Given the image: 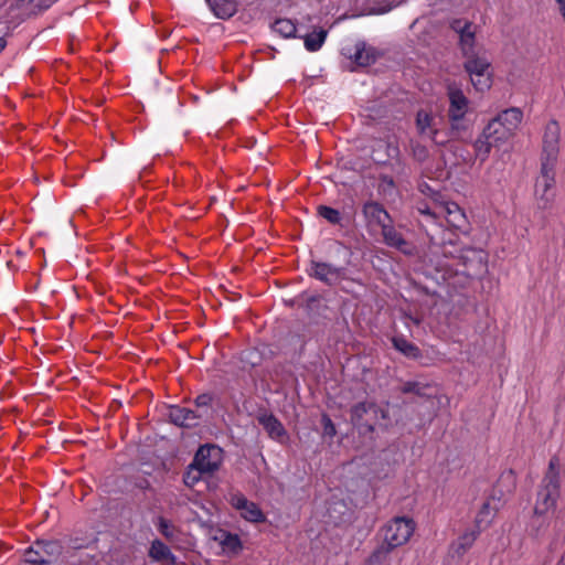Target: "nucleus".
I'll use <instances>...</instances> for the list:
<instances>
[{
  "label": "nucleus",
  "mask_w": 565,
  "mask_h": 565,
  "mask_svg": "<svg viewBox=\"0 0 565 565\" xmlns=\"http://www.w3.org/2000/svg\"><path fill=\"white\" fill-rule=\"evenodd\" d=\"M451 28L459 34V45L465 57L463 67L470 76L473 87L483 92L491 86L489 73L490 61L481 49L476 47V35L472 23L465 20H454Z\"/></svg>",
  "instance_id": "nucleus-1"
},
{
  "label": "nucleus",
  "mask_w": 565,
  "mask_h": 565,
  "mask_svg": "<svg viewBox=\"0 0 565 565\" xmlns=\"http://www.w3.org/2000/svg\"><path fill=\"white\" fill-rule=\"evenodd\" d=\"M559 498V462L556 457L551 458L547 471L542 480L536 495L534 512L536 515H546L554 512Z\"/></svg>",
  "instance_id": "nucleus-2"
},
{
  "label": "nucleus",
  "mask_w": 565,
  "mask_h": 565,
  "mask_svg": "<svg viewBox=\"0 0 565 565\" xmlns=\"http://www.w3.org/2000/svg\"><path fill=\"white\" fill-rule=\"evenodd\" d=\"M447 97L449 102L447 116L450 130L454 135H458L468 129L467 115L470 111V100L455 83L447 86Z\"/></svg>",
  "instance_id": "nucleus-3"
},
{
  "label": "nucleus",
  "mask_w": 565,
  "mask_h": 565,
  "mask_svg": "<svg viewBox=\"0 0 565 565\" xmlns=\"http://www.w3.org/2000/svg\"><path fill=\"white\" fill-rule=\"evenodd\" d=\"M387 418V411L374 403H359L351 411V419L360 429L373 431L375 425Z\"/></svg>",
  "instance_id": "nucleus-4"
},
{
  "label": "nucleus",
  "mask_w": 565,
  "mask_h": 565,
  "mask_svg": "<svg viewBox=\"0 0 565 565\" xmlns=\"http://www.w3.org/2000/svg\"><path fill=\"white\" fill-rule=\"evenodd\" d=\"M415 531L412 519L397 516L391 520L383 529L384 543L392 550L406 544Z\"/></svg>",
  "instance_id": "nucleus-5"
},
{
  "label": "nucleus",
  "mask_w": 565,
  "mask_h": 565,
  "mask_svg": "<svg viewBox=\"0 0 565 565\" xmlns=\"http://www.w3.org/2000/svg\"><path fill=\"white\" fill-rule=\"evenodd\" d=\"M556 166L541 163L540 174L535 181L534 195L540 209H547L555 196Z\"/></svg>",
  "instance_id": "nucleus-6"
},
{
  "label": "nucleus",
  "mask_w": 565,
  "mask_h": 565,
  "mask_svg": "<svg viewBox=\"0 0 565 565\" xmlns=\"http://www.w3.org/2000/svg\"><path fill=\"white\" fill-rule=\"evenodd\" d=\"M62 553V546L56 541H38L24 553L23 562L30 565H49L54 563Z\"/></svg>",
  "instance_id": "nucleus-7"
},
{
  "label": "nucleus",
  "mask_w": 565,
  "mask_h": 565,
  "mask_svg": "<svg viewBox=\"0 0 565 565\" xmlns=\"http://www.w3.org/2000/svg\"><path fill=\"white\" fill-rule=\"evenodd\" d=\"M559 137L561 127L555 119H551L544 128L541 163L556 166L559 153Z\"/></svg>",
  "instance_id": "nucleus-8"
},
{
  "label": "nucleus",
  "mask_w": 565,
  "mask_h": 565,
  "mask_svg": "<svg viewBox=\"0 0 565 565\" xmlns=\"http://www.w3.org/2000/svg\"><path fill=\"white\" fill-rule=\"evenodd\" d=\"M399 148L395 142L387 140H377L372 147V158L376 163H386L388 159H396L392 164L393 171L397 179L406 175V167L398 159Z\"/></svg>",
  "instance_id": "nucleus-9"
},
{
  "label": "nucleus",
  "mask_w": 565,
  "mask_h": 565,
  "mask_svg": "<svg viewBox=\"0 0 565 565\" xmlns=\"http://www.w3.org/2000/svg\"><path fill=\"white\" fill-rule=\"evenodd\" d=\"M222 462V449L217 446H201L192 461V467L210 475L216 471Z\"/></svg>",
  "instance_id": "nucleus-10"
},
{
  "label": "nucleus",
  "mask_w": 565,
  "mask_h": 565,
  "mask_svg": "<svg viewBox=\"0 0 565 565\" xmlns=\"http://www.w3.org/2000/svg\"><path fill=\"white\" fill-rule=\"evenodd\" d=\"M438 122L439 121L435 115L424 109L418 110L416 114V128L418 134L435 143H443L444 140L438 139Z\"/></svg>",
  "instance_id": "nucleus-11"
},
{
  "label": "nucleus",
  "mask_w": 565,
  "mask_h": 565,
  "mask_svg": "<svg viewBox=\"0 0 565 565\" xmlns=\"http://www.w3.org/2000/svg\"><path fill=\"white\" fill-rule=\"evenodd\" d=\"M231 504L241 512L242 518L249 522H263L265 515L258 505L250 502L241 493H234L230 499Z\"/></svg>",
  "instance_id": "nucleus-12"
},
{
  "label": "nucleus",
  "mask_w": 565,
  "mask_h": 565,
  "mask_svg": "<svg viewBox=\"0 0 565 565\" xmlns=\"http://www.w3.org/2000/svg\"><path fill=\"white\" fill-rule=\"evenodd\" d=\"M257 420L264 427V429L267 431L268 436L271 439H275L279 443H284L288 438L284 425L273 414H260L257 417Z\"/></svg>",
  "instance_id": "nucleus-13"
},
{
  "label": "nucleus",
  "mask_w": 565,
  "mask_h": 565,
  "mask_svg": "<svg viewBox=\"0 0 565 565\" xmlns=\"http://www.w3.org/2000/svg\"><path fill=\"white\" fill-rule=\"evenodd\" d=\"M342 53L359 66H367L375 60L372 50L364 42H356L353 49L343 47Z\"/></svg>",
  "instance_id": "nucleus-14"
},
{
  "label": "nucleus",
  "mask_w": 565,
  "mask_h": 565,
  "mask_svg": "<svg viewBox=\"0 0 565 565\" xmlns=\"http://www.w3.org/2000/svg\"><path fill=\"white\" fill-rule=\"evenodd\" d=\"M213 539L220 544L223 553L226 555H237L243 550L242 541L237 534L218 530Z\"/></svg>",
  "instance_id": "nucleus-15"
},
{
  "label": "nucleus",
  "mask_w": 565,
  "mask_h": 565,
  "mask_svg": "<svg viewBox=\"0 0 565 565\" xmlns=\"http://www.w3.org/2000/svg\"><path fill=\"white\" fill-rule=\"evenodd\" d=\"M312 275L328 285H333L343 276V268L327 263H313Z\"/></svg>",
  "instance_id": "nucleus-16"
},
{
  "label": "nucleus",
  "mask_w": 565,
  "mask_h": 565,
  "mask_svg": "<svg viewBox=\"0 0 565 565\" xmlns=\"http://www.w3.org/2000/svg\"><path fill=\"white\" fill-rule=\"evenodd\" d=\"M168 416L171 423L177 426L193 427L198 424L201 414H195L192 409L185 407L171 406Z\"/></svg>",
  "instance_id": "nucleus-17"
},
{
  "label": "nucleus",
  "mask_w": 565,
  "mask_h": 565,
  "mask_svg": "<svg viewBox=\"0 0 565 565\" xmlns=\"http://www.w3.org/2000/svg\"><path fill=\"white\" fill-rule=\"evenodd\" d=\"M493 119L513 135L522 122L523 113L518 107H511L500 111Z\"/></svg>",
  "instance_id": "nucleus-18"
},
{
  "label": "nucleus",
  "mask_w": 565,
  "mask_h": 565,
  "mask_svg": "<svg viewBox=\"0 0 565 565\" xmlns=\"http://www.w3.org/2000/svg\"><path fill=\"white\" fill-rule=\"evenodd\" d=\"M382 235L386 245L395 247L404 254H412V248L407 242L392 225L383 222Z\"/></svg>",
  "instance_id": "nucleus-19"
},
{
  "label": "nucleus",
  "mask_w": 565,
  "mask_h": 565,
  "mask_svg": "<svg viewBox=\"0 0 565 565\" xmlns=\"http://www.w3.org/2000/svg\"><path fill=\"white\" fill-rule=\"evenodd\" d=\"M479 533V530L466 531L455 542L451 543L450 553L459 557L462 556L468 550L471 548Z\"/></svg>",
  "instance_id": "nucleus-20"
},
{
  "label": "nucleus",
  "mask_w": 565,
  "mask_h": 565,
  "mask_svg": "<svg viewBox=\"0 0 565 565\" xmlns=\"http://www.w3.org/2000/svg\"><path fill=\"white\" fill-rule=\"evenodd\" d=\"M482 132L484 134L486 138H489L495 146L505 142L513 136L494 119L489 121Z\"/></svg>",
  "instance_id": "nucleus-21"
},
{
  "label": "nucleus",
  "mask_w": 565,
  "mask_h": 565,
  "mask_svg": "<svg viewBox=\"0 0 565 565\" xmlns=\"http://www.w3.org/2000/svg\"><path fill=\"white\" fill-rule=\"evenodd\" d=\"M206 2L220 19H228L236 12V4L233 0H206Z\"/></svg>",
  "instance_id": "nucleus-22"
},
{
  "label": "nucleus",
  "mask_w": 565,
  "mask_h": 565,
  "mask_svg": "<svg viewBox=\"0 0 565 565\" xmlns=\"http://www.w3.org/2000/svg\"><path fill=\"white\" fill-rule=\"evenodd\" d=\"M149 556L154 561H167L171 565L177 563L175 555H173L170 548L159 540H154L151 543Z\"/></svg>",
  "instance_id": "nucleus-23"
},
{
  "label": "nucleus",
  "mask_w": 565,
  "mask_h": 565,
  "mask_svg": "<svg viewBox=\"0 0 565 565\" xmlns=\"http://www.w3.org/2000/svg\"><path fill=\"white\" fill-rule=\"evenodd\" d=\"M393 347L408 359H419L422 356L420 350L414 343L409 342L404 337H394L392 339Z\"/></svg>",
  "instance_id": "nucleus-24"
},
{
  "label": "nucleus",
  "mask_w": 565,
  "mask_h": 565,
  "mask_svg": "<svg viewBox=\"0 0 565 565\" xmlns=\"http://www.w3.org/2000/svg\"><path fill=\"white\" fill-rule=\"evenodd\" d=\"M327 36H328L327 30H324V29L313 30L312 32L302 36L303 45L308 52H317L322 47Z\"/></svg>",
  "instance_id": "nucleus-25"
},
{
  "label": "nucleus",
  "mask_w": 565,
  "mask_h": 565,
  "mask_svg": "<svg viewBox=\"0 0 565 565\" xmlns=\"http://www.w3.org/2000/svg\"><path fill=\"white\" fill-rule=\"evenodd\" d=\"M497 508L492 507L490 501L482 504L481 509L476 515V526L479 531L487 527L495 514Z\"/></svg>",
  "instance_id": "nucleus-26"
},
{
  "label": "nucleus",
  "mask_w": 565,
  "mask_h": 565,
  "mask_svg": "<svg viewBox=\"0 0 565 565\" xmlns=\"http://www.w3.org/2000/svg\"><path fill=\"white\" fill-rule=\"evenodd\" d=\"M273 31L281 35L282 38L289 39L295 38L297 32V26L294 21L289 19H277L273 25Z\"/></svg>",
  "instance_id": "nucleus-27"
},
{
  "label": "nucleus",
  "mask_w": 565,
  "mask_h": 565,
  "mask_svg": "<svg viewBox=\"0 0 565 565\" xmlns=\"http://www.w3.org/2000/svg\"><path fill=\"white\" fill-rule=\"evenodd\" d=\"M377 191L385 198H394L397 186L393 177L382 173L379 178Z\"/></svg>",
  "instance_id": "nucleus-28"
},
{
  "label": "nucleus",
  "mask_w": 565,
  "mask_h": 565,
  "mask_svg": "<svg viewBox=\"0 0 565 565\" xmlns=\"http://www.w3.org/2000/svg\"><path fill=\"white\" fill-rule=\"evenodd\" d=\"M492 147L497 146L489 138H486L483 132L478 137L473 145L476 156L481 161H484L489 157Z\"/></svg>",
  "instance_id": "nucleus-29"
},
{
  "label": "nucleus",
  "mask_w": 565,
  "mask_h": 565,
  "mask_svg": "<svg viewBox=\"0 0 565 565\" xmlns=\"http://www.w3.org/2000/svg\"><path fill=\"white\" fill-rule=\"evenodd\" d=\"M393 550L384 542L370 555L367 565H383Z\"/></svg>",
  "instance_id": "nucleus-30"
},
{
  "label": "nucleus",
  "mask_w": 565,
  "mask_h": 565,
  "mask_svg": "<svg viewBox=\"0 0 565 565\" xmlns=\"http://www.w3.org/2000/svg\"><path fill=\"white\" fill-rule=\"evenodd\" d=\"M158 531L168 540L174 537L175 529L170 521L164 518H159L157 523Z\"/></svg>",
  "instance_id": "nucleus-31"
},
{
  "label": "nucleus",
  "mask_w": 565,
  "mask_h": 565,
  "mask_svg": "<svg viewBox=\"0 0 565 565\" xmlns=\"http://www.w3.org/2000/svg\"><path fill=\"white\" fill-rule=\"evenodd\" d=\"M203 475H206V472L200 471L198 468H193L192 463L189 466V470L184 475V483L188 487L195 486Z\"/></svg>",
  "instance_id": "nucleus-32"
},
{
  "label": "nucleus",
  "mask_w": 565,
  "mask_h": 565,
  "mask_svg": "<svg viewBox=\"0 0 565 565\" xmlns=\"http://www.w3.org/2000/svg\"><path fill=\"white\" fill-rule=\"evenodd\" d=\"M419 190L423 194L430 196L436 203L444 204L445 201L441 198V194L433 189L428 183L422 182L419 183Z\"/></svg>",
  "instance_id": "nucleus-33"
},
{
  "label": "nucleus",
  "mask_w": 565,
  "mask_h": 565,
  "mask_svg": "<svg viewBox=\"0 0 565 565\" xmlns=\"http://www.w3.org/2000/svg\"><path fill=\"white\" fill-rule=\"evenodd\" d=\"M411 149H412L413 157L417 161L423 162L428 158V149L425 146H423L418 142H412Z\"/></svg>",
  "instance_id": "nucleus-34"
},
{
  "label": "nucleus",
  "mask_w": 565,
  "mask_h": 565,
  "mask_svg": "<svg viewBox=\"0 0 565 565\" xmlns=\"http://www.w3.org/2000/svg\"><path fill=\"white\" fill-rule=\"evenodd\" d=\"M401 390L405 394L414 393L417 395H424V392H423L424 386L420 385V383H418V382H406L403 384Z\"/></svg>",
  "instance_id": "nucleus-35"
},
{
  "label": "nucleus",
  "mask_w": 565,
  "mask_h": 565,
  "mask_svg": "<svg viewBox=\"0 0 565 565\" xmlns=\"http://www.w3.org/2000/svg\"><path fill=\"white\" fill-rule=\"evenodd\" d=\"M321 422L323 426V435L328 437H334L337 429L331 418L328 415H323Z\"/></svg>",
  "instance_id": "nucleus-36"
},
{
  "label": "nucleus",
  "mask_w": 565,
  "mask_h": 565,
  "mask_svg": "<svg viewBox=\"0 0 565 565\" xmlns=\"http://www.w3.org/2000/svg\"><path fill=\"white\" fill-rule=\"evenodd\" d=\"M212 403V396L210 394L199 395L195 399V404L198 407H209Z\"/></svg>",
  "instance_id": "nucleus-37"
},
{
  "label": "nucleus",
  "mask_w": 565,
  "mask_h": 565,
  "mask_svg": "<svg viewBox=\"0 0 565 565\" xmlns=\"http://www.w3.org/2000/svg\"><path fill=\"white\" fill-rule=\"evenodd\" d=\"M324 218H327L330 223L337 224L342 222V216L344 214H321Z\"/></svg>",
  "instance_id": "nucleus-38"
},
{
  "label": "nucleus",
  "mask_w": 565,
  "mask_h": 565,
  "mask_svg": "<svg viewBox=\"0 0 565 565\" xmlns=\"http://www.w3.org/2000/svg\"><path fill=\"white\" fill-rule=\"evenodd\" d=\"M317 212L329 213V212H338V211L332 209V207L326 206V205H319L318 209H317Z\"/></svg>",
  "instance_id": "nucleus-39"
},
{
  "label": "nucleus",
  "mask_w": 565,
  "mask_h": 565,
  "mask_svg": "<svg viewBox=\"0 0 565 565\" xmlns=\"http://www.w3.org/2000/svg\"><path fill=\"white\" fill-rule=\"evenodd\" d=\"M458 209V205L456 203H446V206H445V212H448V213H451L454 212V210H457Z\"/></svg>",
  "instance_id": "nucleus-40"
},
{
  "label": "nucleus",
  "mask_w": 565,
  "mask_h": 565,
  "mask_svg": "<svg viewBox=\"0 0 565 565\" xmlns=\"http://www.w3.org/2000/svg\"><path fill=\"white\" fill-rule=\"evenodd\" d=\"M7 41L4 38L0 36V52L6 47Z\"/></svg>",
  "instance_id": "nucleus-41"
},
{
  "label": "nucleus",
  "mask_w": 565,
  "mask_h": 565,
  "mask_svg": "<svg viewBox=\"0 0 565 565\" xmlns=\"http://www.w3.org/2000/svg\"><path fill=\"white\" fill-rule=\"evenodd\" d=\"M375 212L382 213V212H386V211L383 207L375 205Z\"/></svg>",
  "instance_id": "nucleus-42"
},
{
  "label": "nucleus",
  "mask_w": 565,
  "mask_h": 565,
  "mask_svg": "<svg viewBox=\"0 0 565 565\" xmlns=\"http://www.w3.org/2000/svg\"><path fill=\"white\" fill-rule=\"evenodd\" d=\"M557 565H565V554L561 557Z\"/></svg>",
  "instance_id": "nucleus-43"
},
{
  "label": "nucleus",
  "mask_w": 565,
  "mask_h": 565,
  "mask_svg": "<svg viewBox=\"0 0 565 565\" xmlns=\"http://www.w3.org/2000/svg\"><path fill=\"white\" fill-rule=\"evenodd\" d=\"M430 210H431V207L426 206L424 209H420L419 212L425 213V212H430Z\"/></svg>",
  "instance_id": "nucleus-44"
},
{
  "label": "nucleus",
  "mask_w": 565,
  "mask_h": 565,
  "mask_svg": "<svg viewBox=\"0 0 565 565\" xmlns=\"http://www.w3.org/2000/svg\"><path fill=\"white\" fill-rule=\"evenodd\" d=\"M508 479H511L513 481V473L510 471L507 476H504Z\"/></svg>",
  "instance_id": "nucleus-45"
},
{
  "label": "nucleus",
  "mask_w": 565,
  "mask_h": 565,
  "mask_svg": "<svg viewBox=\"0 0 565 565\" xmlns=\"http://www.w3.org/2000/svg\"><path fill=\"white\" fill-rule=\"evenodd\" d=\"M384 215H385V218H387L388 221H391V218H390V214H388V213H385Z\"/></svg>",
  "instance_id": "nucleus-46"
},
{
  "label": "nucleus",
  "mask_w": 565,
  "mask_h": 565,
  "mask_svg": "<svg viewBox=\"0 0 565 565\" xmlns=\"http://www.w3.org/2000/svg\"><path fill=\"white\" fill-rule=\"evenodd\" d=\"M458 216H461V217H465V213H461V214H457Z\"/></svg>",
  "instance_id": "nucleus-47"
},
{
  "label": "nucleus",
  "mask_w": 565,
  "mask_h": 565,
  "mask_svg": "<svg viewBox=\"0 0 565 565\" xmlns=\"http://www.w3.org/2000/svg\"><path fill=\"white\" fill-rule=\"evenodd\" d=\"M428 215L435 217L437 214L430 213Z\"/></svg>",
  "instance_id": "nucleus-48"
}]
</instances>
